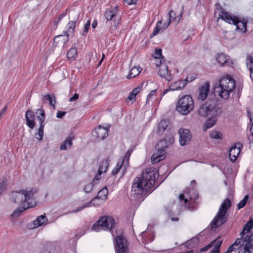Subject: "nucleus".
<instances>
[{"instance_id":"1","label":"nucleus","mask_w":253,"mask_h":253,"mask_svg":"<svg viewBox=\"0 0 253 253\" xmlns=\"http://www.w3.org/2000/svg\"><path fill=\"white\" fill-rule=\"evenodd\" d=\"M158 171L155 168H147L139 177L134 178L131 187V195L135 197L148 192L155 183Z\"/></svg>"},{"instance_id":"2","label":"nucleus","mask_w":253,"mask_h":253,"mask_svg":"<svg viewBox=\"0 0 253 253\" xmlns=\"http://www.w3.org/2000/svg\"><path fill=\"white\" fill-rule=\"evenodd\" d=\"M34 195L33 190H21L19 191H12L9 194V198L11 202L19 204L24 210L34 207L35 202L33 199Z\"/></svg>"},{"instance_id":"3","label":"nucleus","mask_w":253,"mask_h":253,"mask_svg":"<svg viewBox=\"0 0 253 253\" xmlns=\"http://www.w3.org/2000/svg\"><path fill=\"white\" fill-rule=\"evenodd\" d=\"M236 87V82L229 76L221 77L216 84L214 93L221 98L227 99Z\"/></svg>"},{"instance_id":"4","label":"nucleus","mask_w":253,"mask_h":253,"mask_svg":"<svg viewBox=\"0 0 253 253\" xmlns=\"http://www.w3.org/2000/svg\"><path fill=\"white\" fill-rule=\"evenodd\" d=\"M219 16L227 23L235 25L236 26V30L239 32L242 33H245L247 32V24L248 22L247 19L232 15L223 10L219 13Z\"/></svg>"},{"instance_id":"5","label":"nucleus","mask_w":253,"mask_h":253,"mask_svg":"<svg viewBox=\"0 0 253 253\" xmlns=\"http://www.w3.org/2000/svg\"><path fill=\"white\" fill-rule=\"evenodd\" d=\"M231 206V202L229 199L227 198L223 201L216 215L211 223V227L212 230L226 222L227 220L226 214Z\"/></svg>"},{"instance_id":"6","label":"nucleus","mask_w":253,"mask_h":253,"mask_svg":"<svg viewBox=\"0 0 253 253\" xmlns=\"http://www.w3.org/2000/svg\"><path fill=\"white\" fill-rule=\"evenodd\" d=\"M222 109L216 106L214 100H208L199 109L198 113L201 117L211 115H220L222 113Z\"/></svg>"},{"instance_id":"7","label":"nucleus","mask_w":253,"mask_h":253,"mask_svg":"<svg viewBox=\"0 0 253 253\" xmlns=\"http://www.w3.org/2000/svg\"><path fill=\"white\" fill-rule=\"evenodd\" d=\"M194 106V100L192 96L185 95L179 99L176 110L181 115H186L193 110Z\"/></svg>"},{"instance_id":"8","label":"nucleus","mask_w":253,"mask_h":253,"mask_svg":"<svg viewBox=\"0 0 253 253\" xmlns=\"http://www.w3.org/2000/svg\"><path fill=\"white\" fill-rule=\"evenodd\" d=\"M108 193V189L106 187L102 188L98 192L97 196L94 198L91 201L85 203L81 207L73 210L67 213H76L87 207H91L92 206H100L102 205L107 199Z\"/></svg>"},{"instance_id":"9","label":"nucleus","mask_w":253,"mask_h":253,"mask_svg":"<svg viewBox=\"0 0 253 253\" xmlns=\"http://www.w3.org/2000/svg\"><path fill=\"white\" fill-rule=\"evenodd\" d=\"M114 225L115 221L112 217L104 216L101 217L93 224L91 230L95 232H98L101 230L111 231L114 227Z\"/></svg>"},{"instance_id":"10","label":"nucleus","mask_w":253,"mask_h":253,"mask_svg":"<svg viewBox=\"0 0 253 253\" xmlns=\"http://www.w3.org/2000/svg\"><path fill=\"white\" fill-rule=\"evenodd\" d=\"M253 228V219H252L250 220V221H248L244 226L243 230L240 233L241 237L240 238L237 239L235 243L229 246L228 248V252H230L231 253L236 250H238L239 251V246H241L246 234L249 233Z\"/></svg>"},{"instance_id":"11","label":"nucleus","mask_w":253,"mask_h":253,"mask_svg":"<svg viewBox=\"0 0 253 253\" xmlns=\"http://www.w3.org/2000/svg\"><path fill=\"white\" fill-rule=\"evenodd\" d=\"M158 146L162 148L158 149L157 152L153 154L151 157V162L153 164H156L163 159L166 153V148L167 147V142L165 140H162L158 143Z\"/></svg>"},{"instance_id":"12","label":"nucleus","mask_w":253,"mask_h":253,"mask_svg":"<svg viewBox=\"0 0 253 253\" xmlns=\"http://www.w3.org/2000/svg\"><path fill=\"white\" fill-rule=\"evenodd\" d=\"M115 248L116 253H127L128 252V243L123 236L119 235L116 237Z\"/></svg>"},{"instance_id":"13","label":"nucleus","mask_w":253,"mask_h":253,"mask_svg":"<svg viewBox=\"0 0 253 253\" xmlns=\"http://www.w3.org/2000/svg\"><path fill=\"white\" fill-rule=\"evenodd\" d=\"M252 248H253V235L250 237L248 234L246 235L241 246H239L238 253H252L250 250Z\"/></svg>"},{"instance_id":"14","label":"nucleus","mask_w":253,"mask_h":253,"mask_svg":"<svg viewBox=\"0 0 253 253\" xmlns=\"http://www.w3.org/2000/svg\"><path fill=\"white\" fill-rule=\"evenodd\" d=\"M109 128L99 126L92 131V135L97 140H102L108 135Z\"/></svg>"},{"instance_id":"15","label":"nucleus","mask_w":253,"mask_h":253,"mask_svg":"<svg viewBox=\"0 0 253 253\" xmlns=\"http://www.w3.org/2000/svg\"><path fill=\"white\" fill-rule=\"evenodd\" d=\"M158 70V74L161 77L164 78L167 81H170L172 79L170 72L167 64H156Z\"/></svg>"},{"instance_id":"16","label":"nucleus","mask_w":253,"mask_h":253,"mask_svg":"<svg viewBox=\"0 0 253 253\" xmlns=\"http://www.w3.org/2000/svg\"><path fill=\"white\" fill-rule=\"evenodd\" d=\"M179 143L181 146H184L189 143L191 139V134L189 130L181 128L179 130Z\"/></svg>"},{"instance_id":"17","label":"nucleus","mask_w":253,"mask_h":253,"mask_svg":"<svg viewBox=\"0 0 253 253\" xmlns=\"http://www.w3.org/2000/svg\"><path fill=\"white\" fill-rule=\"evenodd\" d=\"M242 144L240 143H235V145L231 147L229 151V156L230 161L232 162H235L241 151V148Z\"/></svg>"},{"instance_id":"18","label":"nucleus","mask_w":253,"mask_h":253,"mask_svg":"<svg viewBox=\"0 0 253 253\" xmlns=\"http://www.w3.org/2000/svg\"><path fill=\"white\" fill-rule=\"evenodd\" d=\"M79 17V13L77 11H70V18L71 20L68 23V32L73 33L75 28L76 22L78 20Z\"/></svg>"},{"instance_id":"19","label":"nucleus","mask_w":253,"mask_h":253,"mask_svg":"<svg viewBox=\"0 0 253 253\" xmlns=\"http://www.w3.org/2000/svg\"><path fill=\"white\" fill-rule=\"evenodd\" d=\"M210 84L209 82H206L202 85L199 88V94L198 99L202 101L207 99L208 95L210 91Z\"/></svg>"},{"instance_id":"20","label":"nucleus","mask_w":253,"mask_h":253,"mask_svg":"<svg viewBox=\"0 0 253 253\" xmlns=\"http://www.w3.org/2000/svg\"><path fill=\"white\" fill-rule=\"evenodd\" d=\"M26 125L31 129H33L36 126L35 114L31 110H28L25 114Z\"/></svg>"},{"instance_id":"21","label":"nucleus","mask_w":253,"mask_h":253,"mask_svg":"<svg viewBox=\"0 0 253 253\" xmlns=\"http://www.w3.org/2000/svg\"><path fill=\"white\" fill-rule=\"evenodd\" d=\"M69 35H58L54 39V44L56 46L64 47L69 41Z\"/></svg>"},{"instance_id":"22","label":"nucleus","mask_w":253,"mask_h":253,"mask_svg":"<svg viewBox=\"0 0 253 253\" xmlns=\"http://www.w3.org/2000/svg\"><path fill=\"white\" fill-rule=\"evenodd\" d=\"M198 195L197 193L194 192V196L192 197L191 195H189V200L187 198H185L184 194H181L179 196V201L182 203L183 202V204H185V206L188 209L190 208V205L194 202L196 199H198Z\"/></svg>"},{"instance_id":"23","label":"nucleus","mask_w":253,"mask_h":253,"mask_svg":"<svg viewBox=\"0 0 253 253\" xmlns=\"http://www.w3.org/2000/svg\"><path fill=\"white\" fill-rule=\"evenodd\" d=\"M144 243L151 242L154 240V234L153 232L149 230H145L140 234Z\"/></svg>"},{"instance_id":"24","label":"nucleus","mask_w":253,"mask_h":253,"mask_svg":"<svg viewBox=\"0 0 253 253\" xmlns=\"http://www.w3.org/2000/svg\"><path fill=\"white\" fill-rule=\"evenodd\" d=\"M47 221V219L44 215L39 216L36 220L33 221V226L32 227L33 228H38L39 226H42L46 224Z\"/></svg>"},{"instance_id":"25","label":"nucleus","mask_w":253,"mask_h":253,"mask_svg":"<svg viewBox=\"0 0 253 253\" xmlns=\"http://www.w3.org/2000/svg\"><path fill=\"white\" fill-rule=\"evenodd\" d=\"M118 7L116 6L113 8L107 9L104 14V16L107 20H111L116 18V14L118 12Z\"/></svg>"},{"instance_id":"26","label":"nucleus","mask_w":253,"mask_h":253,"mask_svg":"<svg viewBox=\"0 0 253 253\" xmlns=\"http://www.w3.org/2000/svg\"><path fill=\"white\" fill-rule=\"evenodd\" d=\"M219 115H211L208 119L204 124V129L205 130L212 127L217 122V117Z\"/></svg>"},{"instance_id":"27","label":"nucleus","mask_w":253,"mask_h":253,"mask_svg":"<svg viewBox=\"0 0 253 253\" xmlns=\"http://www.w3.org/2000/svg\"><path fill=\"white\" fill-rule=\"evenodd\" d=\"M131 65V64L130 65ZM129 74L127 76V79H129L137 76L141 71L142 69L139 66H130Z\"/></svg>"},{"instance_id":"28","label":"nucleus","mask_w":253,"mask_h":253,"mask_svg":"<svg viewBox=\"0 0 253 253\" xmlns=\"http://www.w3.org/2000/svg\"><path fill=\"white\" fill-rule=\"evenodd\" d=\"M35 114L37 115L40 124H45L44 122L45 119L44 111L42 108L37 109Z\"/></svg>"},{"instance_id":"29","label":"nucleus","mask_w":253,"mask_h":253,"mask_svg":"<svg viewBox=\"0 0 253 253\" xmlns=\"http://www.w3.org/2000/svg\"><path fill=\"white\" fill-rule=\"evenodd\" d=\"M186 84V83L184 82L183 80L178 81L174 82L172 84H171L170 85V89L172 90L180 89L183 88Z\"/></svg>"},{"instance_id":"30","label":"nucleus","mask_w":253,"mask_h":253,"mask_svg":"<svg viewBox=\"0 0 253 253\" xmlns=\"http://www.w3.org/2000/svg\"><path fill=\"white\" fill-rule=\"evenodd\" d=\"M216 60L218 63H228L230 61V57L223 53H220L217 54Z\"/></svg>"},{"instance_id":"31","label":"nucleus","mask_w":253,"mask_h":253,"mask_svg":"<svg viewBox=\"0 0 253 253\" xmlns=\"http://www.w3.org/2000/svg\"><path fill=\"white\" fill-rule=\"evenodd\" d=\"M26 210H24V207L17 208L14 210L13 212L10 214V219L11 221H14L20 216L21 213Z\"/></svg>"},{"instance_id":"32","label":"nucleus","mask_w":253,"mask_h":253,"mask_svg":"<svg viewBox=\"0 0 253 253\" xmlns=\"http://www.w3.org/2000/svg\"><path fill=\"white\" fill-rule=\"evenodd\" d=\"M67 56L69 60H70V62H72L77 56V48H71L68 51Z\"/></svg>"},{"instance_id":"33","label":"nucleus","mask_w":253,"mask_h":253,"mask_svg":"<svg viewBox=\"0 0 253 253\" xmlns=\"http://www.w3.org/2000/svg\"><path fill=\"white\" fill-rule=\"evenodd\" d=\"M132 152V150H128L126 153L125 155L120 161H123V164L125 163L124 168H126L129 165V160L130 155Z\"/></svg>"},{"instance_id":"34","label":"nucleus","mask_w":253,"mask_h":253,"mask_svg":"<svg viewBox=\"0 0 253 253\" xmlns=\"http://www.w3.org/2000/svg\"><path fill=\"white\" fill-rule=\"evenodd\" d=\"M132 152V150H128L126 153L125 155L120 161H123V164L125 163L124 168H126L129 165V160L130 155Z\"/></svg>"},{"instance_id":"35","label":"nucleus","mask_w":253,"mask_h":253,"mask_svg":"<svg viewBox=\"0 0 253 253\" xmlns=\"http://www.w3.org/2000/svg\"><path fill=\"white\" fill-rule=\"evenodd\" d=\"M72 145V139L70 137L66 138L65 140L60 145V149L61 150H66L68 147Z\"/></svg>"},{"instance_id":"36","label":"nucleus","mask_w":253,"mask_h":253,"mask_svg":"<svg viewBox=\"0 0 253 253\" xmlns=\"http://www.w3.org/2000/svg\"><path fill=\"white\" fill-rule=\"evenodd\" d=\"M169 125V121L167 119L162 120L159 123L158 128L160 131L165 130Z\"/></svg>"},{"instance_id":"37","label":"nucleus","mask_w":253,"mask_h":253,"mask_svg":"<svg viewBox=\"0 0 253 253\" xmlns=\"http://www.w3.org/2000/svg\"><path fill=\"white\" fill-rule=\"evenodd\" d=\"M45 124H40L38 132L36 133V137L40 141H42L43 136V130Z\"/></svg>"},{"instance_id":"38","label":"nucleus","mask_w":253,"mask_h":253,"mask_svg":"<svg viewBox=\"0 0 253 253\" xmlns=\"http://www.w3.org/2000/svg\"><path fill=\"white\" fill-rule=\"evenodd\" d=\"M109 164V161L108 160L102 161L100 164L98 170L102 172H105L108 169Z\"/></svg>"},{"instance_id":"39","label":"nucleus","mask_w":253,"mask_h":253,"mask_svg":"<svg viewBox=\"0 0 253 253\" xmlns=\"http://www.w3.org/2000/svg\"><path fill=\"white\" fill-rule=\"evenodd\" d=\"M43 100H47L49 102L50 106L54 107L55 104V97L54 95L46 94L43 96L42 98Z\"/></svg>"},{"instance_id":"40","label":"nucleus","mask_w":253,"mask_h":253,"mask_svg":"<svg viewBox=\"0 0 253 253\" xmlns=\"http://www.w3.org/2000/svg\"><path fill=\"white\" fill-rule=\"evenodd\" d=\"M154 57L155 58H161L160 63H163L165 62L164 58L162 56V50L161 48H156L155 52L154 54Z\"/></svg>"},{"instance_id":"41","label":"nucleus","mask_w":253,"mask_h":253,"mask_svg":"<svg viewBox=\"0 0 253 253\" xmlns=\"http://www.w3.org/2000/svg\"><path fill=\"white\" fill-rule=\"evenodd\" d=\"M7 186L6 179L2 177L0 178V194H1L6 189Z\"/></svg>"},{"instance_id":"42","label":"nucleus","mask_w":253,"mask_h":253,"mask_svg":"<svg viewBox=\"0 0 253 253\" xmlns=\"http://www.w3.org/2000/svg\"><path fill=\"white\" fill-rule=\"evenodd\" d=\"M169 21L168 23L166 25L165 24V26L164 27V30L167 28L169 24L173 21H174L176 19V14L174 11L171 10L169 11Z\"/></svg>"},{"instance_id":"43","label":"nucleus","mask_w":253,"mask_h":253,"mask_svg":"<svg viewBox=\"0 0 253 253\" xmlns=\"http://www.w3.org/2000/svg\"><path fill=\"white\" fill-rule=\"evenodd\" d=\"M161 24L162 21H160L157 23L156 27L154 29L152 34L150 36L151 38H152L154 36H156L162 29H164V27L165 26V25L162 27H160V26Z\"/></svg>"},{"instance_id":"44","label":"nucleus","mask_w":253,"mask_h":253,"mask_svg":"<svg viewBox=\"0 0 253 253\" xmlns=\"http://www.w3.org/2000/svg\"><path fill=\"white\" fill-rule=\"evenodd\" d=\"M210 137L212 139H220L222 138V134L218 131H212L210 133Z\"/></svg>"},{"instance_id":"45","label":"nucleus","mask_w":253,"mask_h":253,"mask_svg":"<svg viewBox=\"0 0 253 253\" xmlns=\"http://www.w3.org/2000/svg\"><path fill=\"white\" fill-rule=\"evenodd\" d=\"M123 165V161H119L116 165L115 168L112 170V174L113 175H116L120 171L121 168Z\"/></svg>"},{"instance_id":"46","label":"nucleus","mask_w":253,"mask_h":253,"mask_svg":"<svg viewBox=\"0 0 253 253\" xmlns=\"http://www.w3.org/2000/svg\"><path fill=\"white\" fill-rule=\"evenodd\" d=\"M249 198V196L247 195L244 197V199L238 203V204L237 205L238 210H240V209L243 208V207H244V206L246 205Z\"/></svg>"},{"instance_id":"47","label":"nucleus","mask_w":253,"mask_h":253,"mask_svg":"<svg viewBox=\"0 0 253 253\" xmlns=\"http://www.w3.org/2000/svg\"><path fill=\"white\" fill-rule=\"evenodd\" d=\"M222 243V240L220 238H218L215 240L213 243L214 245V247L213 248H217V251L220 252L219 251V247L221 246Z\"/></svg>"},{"instance_id":"48","label":"nucleus","mask_w":253,"mask_h":253,"mask_svg":"<svg viewBox=\"0 0 253 253\" xmlns=\"http://www.w3.org/2000/svg\"><path fill=\"white\" fill-rule=\"evenodd\" d=\"M248 114L249 115V118H250V132H251V133L253 137V116H251V114L250 113V112H249V111H248Z\"/></svg>"},{"instance_id":"49","label":"nucleus","mask_w":253,"mask_h":253,"mask_svg":"<svg viewBox=\"0 0 253 253\" xmlns=\"http://www.w3.org/2000/svg\"><path fill=\"white\" fill-rule=\"evenodd\" d=\"M93 187V182L91 183H88L84 186V191L86 193H89L92 190Z\"/></svg>"},{"instance_id":"50","label":"nucleus","mask_w":253,"mask_h":253,"mask_svg":"<svg viewBox=\"0 0 253 253\" xmlns=\"http://www.w3.org/2000/svg\"><path fill=\"white\" fill-rule=\"evenodd\" d=\"M90 25V21L88 20L87 21L86 23L85 24L84 26V30L83 31V33H82V35L84 36H85L86 35V33L88 32V29Z\"/></svg>"},{"instance_id":"51","label":"nucleus","mask_w":253,"mask_h":253,"mask_svg":"<svg viewBox=\"0 0 253 253\" xmlns=\"http://www.w3.org/2000/svg\"><path fill=\"white\" fill-rule=\"evenodd\" d=\"M196 76L194 74L188 75L186 78L183 80L184 82L186 83V84L188 83H190L195 80Z\"/></svg>"},{"instance_id":"52","label":"nucleus","mask_w":253,"mask_h":253,"mask_svg":"<svg viewBox=\"0 0 253 253\" xmlns=\"http://www.w3.org/2000/svg\"><path fill=\"white\" fill-rule=\"evenodd\" d=\"M189 243H192L194 247L195 245L199 243V240L196 237H193L187 241V244H189Z\"/></svg>"},{"instance_id":"53","label":"nucleus","mask_w":253,"mask_h":253,"mask_svg":"<svg viewBox=\"0 0 253 253\" xmlns=\"http://www.w3.org/2000/svg\"><path fill=\"white\" fill-rule=\"evenodd\" d=\"M136 95L132 94V92H130L126 98V101L128 100L132 101V102L135 101Z\"/></svg>"},{"instance_id":"54","label":"nucleus","mask_w":253,"mask_h":253,"mask_svg":"<svg viewBox=\"0 0 253 253\" xmlns=\"http://www.w3.org/2000/svg\"><path fill=\"white\" fill-rule=\"evenodd\" d=\"M247 63H253V53L252 55H248L246 57Z\"/></svg>"},{"instance_id":"55","label":"nucleus","mask_w":253,"mask_h":253,"mask_svg":"<svg viewBox=\"0 0 253 253\" xmlns=\"http://www.w3.org/2000/svg\"><path fill=\"white\" fill-rule=\"evenodd\" d=\"M79 98V95L77 93H75L72 97H70L69 99L70 102L74 101Z\"/></svg>"},{"instance_id":"56","label":"nucleus","mask_w":253,"mask_h":253,"mask_svg":"<svg viewBox=\"0 0 253 253\" xmlns=\"http://www.w3.org/2000/svg\"><path fill=\"white\" fill-rule=\"evenodd\" d=\"M102 173L103 172H100L99 170H98V173L95 176L92 182L94 183L95 180H99L101 178V175Z\"/></svg>"},{"instance_id":"57","label":"nucleus","mask_w":253,"mask_h":253,"mask_svg":"<svg viewBox=\"0 0 253 253\" xmlns=\"http://www.w3.org/2000/svg\"><path fill=\"white\" fill-rule=\"evenodd\" d=\"M66 113V112L58 111L57 112L56 117L57 118H62Z\"/></svg>"},{"instance_id":"58","label":"nucleus","mask_w":253,"mask_h":253,"mask_svg":"<svg viewBox=\"0 0 253 253\" xmlns=\"http://www.w3.org/2000/svg\"><path fill=\"white\" fill-rule=\"evenodd\" d=\"M141 90V87H137L133 89L131 92H132V94H134L136 96V95L140 92Z\"/></svg>"},{"instance_id":"59","label":"nucleus","mask_w":253,"mask_h":253,"mask_svg":"<svg viewBox=\"0 0 253 253\" xmlns=\"http://www.w3.org/2000/svg\"><path fill=\"white\" fill-rule=\"evenodd\" d=\"M249 65H250L249 67H248L250 69V76L253 81V64H247L248 66H249Z\"/></svg>"},{"instance_id":"60","label":"nucleus","mask_w":253,"mask_h":253,"mask_svg":"<svg viewBox=\"0 0 253 253\" xmlns=\"http://www.w3.org/2000/svg\"><path fill=\"white\" fill-rule=\"evenodd\" d=\"M156 90H152L150 92V93L147 95V101H148V100L149 99H150V98L153 96L155 93V92H156Z\"/></svg>"},{"instance_id":"61","label":"nucleus","mask_w":253,"mask_h":253,"mask_svg":"<svg viewBox=\"0 0 253 253\" xmlns=\"http://www.w3.org/2000/svg\"><path fill=\"white\" fill-rule=\"evenodd\" d=\"M211 247V245H209L202 249H201V252H205L208 250V249Z\"/></svg>"},{"instance_id":"62","label":"nucleus","mask_w":253,"mask_h":253,"mask_svg":"<svg viewBox=\"0 0 253 253\" xmlns=\"http://www.w3.org/2000/svg\"><path fill=\"white\" fill-rule=\"evenodd\" d=\"M184 246L189 248H193L194 246L193 245V244L192 243H189V244H187V241L184 243Z\"/></svg>"},{"instance_id":"63","label":"nucleus","mask_w":253,"mask_h":253,"mask_svg":"<svg viewBox=\"0 0 253 253\" xmlns=\"http://www.w3.org/2000/svg\"><path fill=\"white\" fill-rule=\"evenodd\" d=\"M128 4H134L136 2V0H125Z\"/></svg>"},{"instance_id":"64","label":"nucleus","mask_w":253,"mask_h":253,"mask_svg":"<svg viewBox=\"0 0 253 253\" xmlns=\"http://www.w3.org/2000/svg\"><path fill=\"white\" fill-rule=\"evenodd\" d=\"M6 110V107L5 106L0 112V119L1 118L2 116L4 114V112Z\"/></svg>"}]
</instances>
